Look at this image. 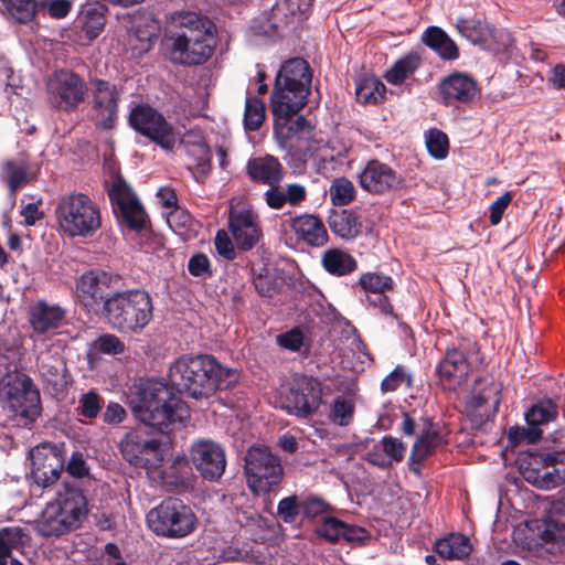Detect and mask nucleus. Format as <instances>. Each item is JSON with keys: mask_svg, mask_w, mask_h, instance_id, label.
I'll use <instances>...</instances> for the list:
<instances>
[{"mask_svg": "<svg viewBox=\"0 0 565 565\" xmlns=\"http://www.w3.org/2000/svg\"><path fill=\"white\" fill-rule=\"evenodd\" d=\"M128 399L136 418L161 434L181 429L190 418L186 404L159 380L140 381L130 388Z\"/></svg>", "mask_w": 565, "mask_h": 565, "instance_id": "obj_2", "label": "nucleus"}, {"mask_svg": "<svg viewBox=\"0 0 565 565\" xmlns=\"http://www.w3.org/2000/svg\"><path fill=\"white\" fill-rule=\"evenodd\" d=\"M84 31L89 40L96 39L105 26V15L97 9L88 10L85 15Z\"/></svg>", "mask_w": 565, "mask_h": 565, "instance_id": "obj_54", "label": "nucleus"}, {"mask_svg": "<svg viewBox=\"0 0 565 565\" xmlns=\"http://www.w3.org/2000/svg\"><path fill=\"white\" fill-rule=\"evenodd\" d=\"M228 227L237 247L242 250L252 249L262 235V231L256 222V216L249 211L231 213Z\"/></svg>", "mask_w": 565, "mask_h": 565, "instance_id": "obj_24", "label": "nucleus"}, {"mask_svg": "<svg viewBox=\"0 0 565 565\" xmlns=\"http://www.w3.org/2000/svg\"><path fill=\"white\" fill-rule=\"evenodd\" d=\"M147 523L157 535L181 539L195 531L198 518L182 500L168 498L148 512Z\"/></svg>", "mask_w": 565, "mask_h": 565, "instance_id": "obj_7", "label": "nucleus"}, {"mask_svg": "<svg viewBox=\"0 0 565 565\" xmlns=\"http://www.w3.org/2000/svg\"><path fill=\"white\" fill-rule=\"evenodd\" d=\"M343 527L344 522L337 518L328 516L323 519L320 526L316 530V533L327 541L335 543L342 539Z\"/></svg>", "mask_w": 565, "mask_h": 565, "instance_id": "obj_50", "label": "nucleus"}, {"mask_svg": "<svg viewBox=\"0 0 565 565\" xmlns=\"http://www.w3.org/2000/svg\"><path fill=\"white\" fill-rule=\"evenodd\" d=\"M277 342L285 349L298 351L302 345L303 334L299 329H292L291 331L279 334Z\"/></svg>", "mask_w": 565, "mask_h": 565, "instance_id": "obj_64", "label": "nucleus"}, {"mask_svg": "<svg viewBox=\"0 0 565 565\" xmlns=\"http://www.w3.org/2000/svg\"><path fill=\"white\" fill-rule=\"evenodd\" d=\"M161 447V441L151 438L143 429H135L127 433L120 441L122 457L131 465L139 468L151 466V458L156 457Z\"/></svg>", "mask_w": 565, "mask_h": 565, "instance_id": "obj_20", "label": "nucleus"}, {"mask_svg": "<svg viewBox=\"0 0 565 565\" xmlns=\"http://www.w3.org/2000/svg\"><path fill=\"white\" fill-rule=\"evenodd\" d=\"M29 540V534L22 527L8 526L0 529V565H6L12 551L23 548Z\"/></svg>", "mask_w": 565, "mask_h": 565, "instance_id": "obj_34", "label": "nucleus"}, {"mask_svg": "<svg viewBox=\"0 0 565 565\" xmlns=\"http://www.w3.org/2000/svg\"><path fill=\"white\" fill-rule=\"evenodd\" d=\"M361 186L371 192L382 194L402 186L403 180L387 164L371 160L360 173Z\"/></svg>", "mask_w": 565, "mask_h": 565, "instance_id": "obj_22", "label": "nucleus"}, {"mask_svg": "<svg viewBox=\"0 0 565 565\" xmlns=\"http://www.w3.org/2000/svg\"><path fill=\"white\" fill-rule=\"evenodd\" d=\"M434 551L445 559H463L470 555V540L462 534H450L436 541Z\"/></svg>", "mask_w": 565, "mask_h": 565, "instance_id": "obj_31", "label": "nucleus"}, {"mask_svg": "<svg viewBox=\"0 0 565 565\" xmlns=\"http://www.w3.org/2000/svg\"><path fill=\"white\" fill-rule=\"evenodd\" d=\"M558 416V406L552 398H544L533 404L525 413V420L527 425L534 428H541L556 420Z\"/></svg>", "mask_w": 565, "mask_h": 565, "instance_id": "obj_35", "label": "nucleus"}, {"mask_svg": "<svg viewBox=\"0 0 565 565\" xmlns=\"http://www.w3.org/2000/svg\"><path fill=\"white\" fill-rule=\"evenodd\" d=\"M439 92L444 102L448 105L455 102L467 104L477 96L478 88L471 76L454 73L440 82Z\"/></svg>", "mask_w": 565, "mask_h": 565, "instance_id": "obj_25", "label": "nucleus"}, {"mask_svg": "<svg viewBox=\"0 0 565 565\" xmlns=\"http://www.w3.org/2000/svg\"><path fill=\"white\" fill-rule=\"evenodd\" d=\"M169 380L180 393L202 399L235 385L238 373L223 366L214 356L204 354L179 358L170 367Z\"/></svg>", "mask_w": 565, "mask_h": 565, "instance_id": "obj_3", "label": "nucleus"}, {"mask_svg": "<svg viewBox=\"0 0 565 565\" xmlns=\"http://www.w3.org/2000/svg\"><path fill=\"white\" fill-rule=\"evenodd\" d=\"M380 446L391 463L393 461L401 462L404 459L406 446L401 439L385 436L380 441Z\"/></svg>", "mask_w": 565, "mask_h": 565, "instance_id": "obj_53", "label": "nucleus"}, {"mask_svg": "<svg viewBox=\"0 0 565 565\" xmlns=\"http://www.w3.org/2000/svg\"><path fill=\"white\" fill-rule=\"evenodd\" d=\"M115 213L129 228L140 231L145 226L146 212L126 182L118 178L108 190Z\"/></svg>", "mask_w": 565, "mask_h": 565, "instance_id": "obj_17", "label": "nucleus"}, {"mask_svg": "<svg viewBox=\"0 0 565 565\" xmlns=\"http://www.w3.org/2000/svg\"><path fill=\"white\" fill-rule=\"evenodd\" d=\"M246 172L254 182L269 186L278 185L285 175L281 163L271 154L249 159Z\"/></svg>", "mask_w": 565, "mask_h": 565, "instance_id": "obj_26", "label": "nucleus"}, {"mask_svg": "<svg viewBox=\"0 0 565 565\" xmlns=\"http://www.w3.org/2000/svg\"><path fill=\"white\" fill-rule=\"evenodd\" d=\"M353 413L354 406L350 401H347L343 397L334 399L331 409V418L334 423L341 426L348 425L352 419Z\"/></svg>", "mask_w": 565, "mask_h": 565, "instance_id": "obj_52", "label": "nucleus"}, {"mask_svg": "<svg viewBox=\"0 0 565 565\" xmlns=\"http://www.w3.org/2000/svg\"><path fill=\"white\" fill-rule=\"evenodd\" d=\"M42 376L54 385L65 383L66 363L58 352L45 351L38 359Z\"/></svg>", "mask_w": 565, "mask_h": 565, "instance_id": "obj_32", "label": "nucleus"}, {"mask_svg": "<svg viewBox=\"0 0 565 565\" xmlns=\"http://www.w3.org/2000/svg\"><path fill=\"white\" fill-rule=\"evenodd\" d=\"M52 510H58V514L75 527H79L87 516V500L83 491L74 486L64 484L63 490L57 492L54 501L46 504Z\"/></svg>", "mask_w": 565, "mask_h": 565, "instance_id": "obj_21", "label": "nucleus"}, {"mask_svg": "<svg viewBox=\"0 0 565 565\" xmlns=\"http://www.w3.org/2000/svg\"><path fill=\"white\" fill-rule=\"evenodd\" d=\"M404 383L409 385L411 377L402 366H397L382 381L381 388L384 393L394 392Z\"/></svg>", "mask_w": 565, "mask_h": 565, "instance_id": "obj_59", "label": "nucleus"}, {"mask_svg": "<svg viewBox=\"0 0 565 565\" xmlns=\"http://www.w3.org/2000/svg\"><path fill=\"white\" fill-rule=\"evenodd\" d=\"M524 478L541 489H553L565 482V450L530 454Z\"/></svg>", "mask_w": 565, "mask_h": 565, "instance_id": "obj_12", "label": "nucleus"}, {"mask_svg": "<svg viewBox=\"0 0 565 565\" xmlns=\"http://www.w3.org/2000/svg\"><path fill=\"white\" fill-rule=\"evenodd\" d=\"M118 281V277L104 270H90L81 276L76 284L79 302L90 312L103 315V303L109 298L111 285Z\"/></svg>", "mask_w": 565, "mask_h": 565, "instance_id": "obj_14", "label": "nucleus"}, {"mask_svg": "<svg viewBox=\"0 0 565 565\" xmlns=\"http://www.w3.org/2000/svg\"><path fill=\"white\" fill-rule=\"evenodd\" d=\"M95 349L105 354H120L125 351V343L115 334H103L95 341Z\"/></svg>", "mask_w": 565, "mask_h": 565, "instance_id": "obj_55", "label": "nucleus"}, {"mask_svg": "<svg viewBox=\"0 0 565 565\" xmlns=\"http://www.w3.org/2000/svg\"><path fill=\"white\" fill-rule=\"evenodd\" d=\"M329 226L335 235L344 239H353L362 232V223L351 210L332 211Z\"/></svg>", "mask_w": 565, "mask_h": 565, "instance_id": "obj_30", "label": "nucleus"}, {"mask_svg": "<svg viewBox=\"0 0 565 565\" xmlns=\"http://www.w3.org/2000/svg\"><path fill=\"white\" fill-rule=\"evenodd\" d=\"M546 542L558 543L565 540V520L557 518L554 513L550 514L545 522V530L542 535Z\"/></svg>", "mask_w": 565, "mask_h": 565, "instance_id": "obj_51", "label": "nucleus"}, {"mask_svg": "<svg viewBox=\"0 0 565 565\" xmlns=\"http://www.w3.org/2000/svg\"><path fill=\"white\" fill-rule=\"evenodd\" d=\"M418 65L419 56L411 53L398 60L393 67L387 71L385 78L391 84H401L418 67Z\"/></svg>", "mask_w": 565, "mask_h": 565, "instance_id": "obj_38", "label": "nucleus"}, {"mask_svg": "<svg viewBox=\"0 0 565 565\" xmlns=\"http://www.w3.org/2000/svg\"><path fill=\"white\" fill-rule=\"evenodd\" d=\"M436 373L443 388L454 391L466 382L469 373V362L461 351L451 349L446 352Z\"/></svg>", "mask_w": 565, "mask_h": 565, "instance_id": "obj_23", "label": "nucleus"}, {"mask_svg": "<svg viewBox=\"0 0 565 565\" xmlns=\"http://www.w3.org/2000/svg\"><path fill=\"white\" fill-rule=\"evenodd\" d=\"M290 226L296 235L312 246H322L328 241V233L322 221L311 214L294 217Z\"/></svg>", "mask_w": 565, "mask_h": 565, "instance_id": "obj_29", "label": "nucleus"}, {"mask_svg": "<svg viewBox=\"0 0 565 565\" xmlns=\"http://www.w3.org/2000/svg\"><path fill=\"white\" fill-rule=\"evenodd\" d=\"M360 285L364 290L377 294L381 298L386 290L392 289L393 281L388 276L369 273L361 276Z\"/></svg>", "mask_w": 565, "mask_h": 565, "instance_id": "obj_46", "label": "nucleus"}, {"mask_svg": "<svg viewBox=\"0 0 565 565\" xmlns=\"http://www.w3.org/2000/svg\"><path fill=\"white\" fill-rule=\"evenodd\" d=\"M256 291L262 297H273L277 292V281L268 270L265 274H259L254 279Z\"/></svg>", "mask_w": 565, "mask_h": 565, "instance_id": "obj_61", "label": "nucleus"}, {"mask_svg": "<svg viewBox=\"0 0 565 565\" xmlns=\"http://www.w3.org/2000/svg\"><path fill=\"white\" fill-rule=\"evenodd\" d=\"M426 145L429 153L437 159H443L448 153V137L441 130H429L426 136Z\"/></svg>", "mask_w": 565, "mask_h": 565, "instance_id": "obj_48", "label": "nucleus"}, {"mask_svg": "<svg viewBox=\"0 0 565 565\" xmlns=\"http://www.w3.org/2000/svg\"><path fill=\"white\" fill-rule=\"evenodd\" d=\"M10 191L14 194L28 182V167L24 163L8 162L4 167Z\"/></svg>", "mask_w": 565, "mask_h": 565, "instance_id": "obj_49", "label": "nucleus"}, {"mask_svg": "<svg viewBox=\"0 0 565 565\" xmlns=\"http://www.w3.org/2000/svg\"><path fill=\"white\" fill-rule=\"evenodd\" d=\"M330 505L319 497L301 500V513L306 519H315L329 510Z\"/></svg>", "mask_w": 565, "mask_h": 565, "instance_id": "obj_56", "label": "nucleus"}, {"mask_svg": "<svg viewBox=\"0 0 565 565\" xmlns=\"http://www.w3.org/2000/svg\"><path fill=\"white\" fill-rule=\"evenodd\" d=\"M191 459L196 470L206 480L216 481L225 471V450L213 440L195 441L191 447Z\"/></svg>", "mask_w": 565, "mask_h": 565, "instance_id": "obj_18", "label": "nucleus"}, {"mask_svg": "<svg viewBox=\"0 0 565 565\" xmlns=\"http://www.w3.org/2000/svg\"><path fill=\"white\" fill-rule=\"evenodd\" d=\"M65 318V311L57 305L39 301L30 309V323L38 333L57 329Z\"/></svg>", "mask_w": 565, "mask_h": 565, "instance_id": "obj_28", "label": "nucleus"}, {"mask_svg": "<svg viewBox=\"0 0 565 565\" xmlns=\"http://www.w3.org/2000/svg\"><path fill=\"white\" fill-rule=\"evenodd\" d=\"M245 472L255 493H268L282 479L280 459L265 447H250L245 456Z\"/></svg>", "mask_w": 565, "mask_h": 565, "instance_id": "obj_9", "label": "nucleus"}, {"mask_svg": "<svg viewBox=\"0 0 565 565\" xmlns=\"http://www.w3.org/2000/svg\"><path fill=\"white\" fill-rule=\"evenodd\" d=\"M216 252L227 260H233L236 256L232 239L224 230L216 233L214 239Z\"/></svg>", "mask_w": 565, "mask_h": 565, "instance_id": "obj_62", "label": "nucleus"}, {"mask_svg": "<svg viewBox=\"0 0 565 565\" xmlns=\"http://www.w3.org/2000/svg\"><path fill=\"white\" fill-rule=\"evenodd\" d=\"M323 267L333 275L343 276L356 268V260L349 254L332 249L324 253Z\"/></svg>", "mask_w": 565, "mask_h": 565, "instance_id": "obj_37", "label": "nucleus"}, {"mask_svg": "<svg viewBox=\"0 0 565 565\" xmlns=\"http://www.w3.org/2000/svg\"><path fill=\"white\" fill-rule=\"evenodd\" d=\"M543 430L534 428L531 425L526 427H511L508 433V439L512 446H518L522 443L534 444L542 437Z\"/></svg>", "mask_w": 565, "mask_h": 565, "instance_id": "obj_47", "label": "nucleus"}, {"mask_svg": "<svg viewBox=\"0 0 565 565\" xmlns=\"http://www.w3.org/2000/svg\"><path fill=\"white\" fill-rule=\"evenodd\" d=\"M90 84L95 125L105 130L113 129L118 116L120 92L115 84L105 79H94Z\"/></svg>", "mask_w": 565, "mask_h": 565, "instance_id": "obj_15", "label": "nucleus"}, {"mask_svg": "<svg viewBox=\"0 0 565 565\" xmlns=\"http://www.w3.org/2000/svg\"><path fill=\"white\" fill-rule=\"evenodd\" d=\"M30 457L31 475L38 486L46 488L58 480L64 469V457L57 446L41 444L30 451Z\"/></svg>", "mask_w": 565, "mask_h": 565, "instance_id": "obj_16", "label": "nucleus"}, {"mask_svg": "<svg viewBox=\"0 0 565 565\" xmlns=\"http://www.w3.org/2000/svg\"><path fill=\"white\" fill-rule=\"evenodd\" d=\"M52 97L60 107L74 109L85 99L86 84L83 78L71 71H58L47 85Z\"/></svg>", "mask_w": 565, "mask_h": 565, "instance_id": "obj_19", "label": "nucleus"}, {"mask_svg": "<svg viewBox=\"0 0 565 565\" xmlns=\"http://www.w3.org/2000/svg\"><path fill=\"white\" fill-rule=\"evenodd\" d=\"M9 13L20 23L29 22L35 14L34 0H2Z\"/></svg>", "mask_w": 565, "mask_h": 565, "instance_id": "obj_44", "label": "nucleus"}, {"mask_svg": "<svg viewBox=\"0 0 565 565\" xmlns=\"http://www.w3.org/2000/svg\"><path fill=\"white\" fill-rule=\"evenodd\" d=\"M301 513V500L298 495L292 494L281 499L277 505V516L287 524L296 522Z\"/></svg>", "mask_w": 565, "mask_h": 565, "instance_id": "obj_45", "label": "nucleus"}, {"mask_svg": "<svg viewBox=\"0 0 565 565\" xmlns=\"http://www.w3.org/2000/svg\"><path fill=\"white\" fill-rule=\"evenodd\" d=\"M103 308L107 322L120 332H140L153 316L152 299L140 289L114 292L106 298Z\"/></svg>", "mask_w": 565, "mask_h": 565, "instance_id": "obj_5", "label": "nucleus"}, {"mask_svg": "<svg viewBox=\"0 0 565 565\" xmlns=\"http://www.w3.org/2000/svg\"><path fill=\"white\" fill-rule=\"evenodd\" d=\"M188 270L194 277L212 275L210 259L203 253H196L189 259Z\"/></svg>", "mask_w": 565, "mask_h": 565, "instance_id": "obj_58", "label": "nucleus"}, {"mask_svg": "<svg viewBox=\"0 0 565 565\" xmlns=\"http://www.w3.org/2000/svg\"><path fill=\"white\" fill-rule=\"evenodd\" d=\"M129 124L166 150H171L175 145L177 136L172 125L148 105L135 107L129 115Z\"/></svg>", "mask_w": 565, "mask_h": 565, "instance_id": "obj_13", "label": "nucleus"}, {"mask_svg": "<svg viewBox=\"0 0 565 565\" xmlns=\"http://www.w3.org/2000/svg\"><path fill=\"white\" fill-rule=\"evenodd\" d=\"M458 31L475 44L487 43L493 36L492 26L479 19H459L456 23Z\"/></svg>", "mask_w": 565, "mask_h": 565, "instance_id": "obj_36", "label": "nucleus"}, {"mask_svg": "<svg viewBox=\"0 0 565 565\" xmlns=\"http://www.w3.org/2000/svg\"><path fill=\"white\" fill-rule=\"evenodd\" d=\"M196 153L202 158V163H195L193 167V174L198 181L203 182L211 170V153L205 145L195 147Z\"/></svg>", "mask_w": 565, "mask_h": 565, "instance_id": "obj_60", "label": "nucleus"}, {"mask_svg": "<svg viewBox=\"0 0 565 565\" xmlns=\"http://www.w3.org/2000/svg\"><path fill=\"white\" fill-rule=\"evenodd\" d=\"M385 85L376 77H365L358 83L356 98L362 103H377L384 97Z\"/></svg>", "mask_w": 565, "mask_h": 565, "instance_id": "obj_39", "label": "nucleus"}, {"mask_svg": "<svg viewBox=\"0 0 565 565\" xmlns=\"http://www.w3.org/2000/svg\"><path fill=\"white\" fill-rule=\"evenodd\" d=\"M512 198L511 192H504L490 205V222L492 225L500 223L505 209L512 201Z\"/></svg>", "mask_w": 565, "mask_h": 565, "instance_id": "obj_63", "label": "nucleus"}, {"mask_svg": "<svg viewBox=\"0 0 565 565\" xmlns=\"http://www.w3.org/2000/svg\"><path fill=\"white\" fill-rule=\"evenodd\" d=\"M3 394L11 412L30 425L41 414L40 392L30 376L23 373L10 375L3 384Z\"/></svg>", "mask_w": 565, "mask_h": 565, "instance_id": "obj_10", "label": "nucleus"}, {"mask_svg": "<svg viewBox=\"0 0 565 565\" xmlns=\"http://www.w3.org/2000/svg\"><path fill=\"white\" fill-rule=\"evenodd\" d=\"M480 383L481 380H476V385L473 387L470 399L471 406L475 408H479L484 404L491 402L495 411L500 403V385L491 381L483 388H479Z\"/></svg>", "mask_w": 565, "mask_h": 565, "instance_id": "obj_40", "label": "nucleus"}, {"mask_svg": "<svg viewBox=\"0 0 565 565\" xmlns=\"http://www.w3.org/2000/svg\"><path fill=\"white\" fill-rule=\"evenodd\" d=\"M55 214L62 231L71 237L92 236L102 225L98 206L88 195L79 192L62 196Z\"/></svg>", "mask_w": 565, "mask_h": 565, "instance_id": "obj_6", "label": "nucleus"}, {"mask_svg": "<svg viewBox=\"0 0 565 565\" xmlns=\"http://www.w3.org/2000/svg\"><path fill=\"white\" fill-rule=\"evenodd\" d=\"M104 401L96 391H89L79 397L76 412L79 416L94 419L102 411Z\"/></svg>", "mask_w": 565, "mask_h": 565, "instance_id": "obj_43", "label": "nucleus"}, {"mask_svg": "<svg viewBox=\"0 0 565 565\" xmlns=\"http://www.w3.org/2000/svg\"><path fill=\"white\" fill-rule=\"evenodd\" d=\"M191 468L185 457H177L172 465L168 468L166 475L169 478H174L178 484H184L190 478Z\"/></svg>", "mask_w": 565, "mask_h": 565, "instance_id": "obj_57", "label": "nucleus"}, {"mask_svg": "<svg viewBox=\"0 0 565 565\" xmlns=\"http://www.w3.org/2000/svg\"><path fill=\"white\" fill-rule=\"evenodd\" d=\"M57 511L58 510H52L45 507L36 523V530L41 535L61 536L77 529L71 522L62 518Z\"/></svg>", "mask_w": 565, "mask_h": 565, "instance_id": "obj_33", "label": "nucleus"}, {"mask_svg": "<svg viewBox=\"0 0 565 565\" xmlns=\"http://www.w3.org/2000/svg\"><path fill=\"white\" fill-rule=\"evenodd\" d=\"M281 408L299 418L317 413L322 403L321 383L312 376H296L281 392Z\"/></svg>", "mask_w": 565, "mask_h": 565, "instance_id": "obj_11", "label": "nucleus"}, {"mask_svg": "<svg viewBox=\"0 0 565 565\" xmlns=\"http://www.w3.org/2000/svg\"><path fill=\"white\" fill-rule=\"evenodd\" d=\"M443 443V437L436 427L428 423L419 433L409 456V469L419 473V465Z\"/></svg>", "mask_w": 565, "mask_h": 565, "instance_id": "obj_27", "label": "nucleus"}, {"mask_svg": "<svg viewBox=\"0 0 565 565\" xmlns=\"http://www.w3.org/2000/svg\"><path fill=\"white\" fill-rule=\"evenodd\" d=\"M216 26L207 17L195 12H177L168 22L161 47L175 65H201L215 49Z\"/></svg>", "mask_w": 565, "mask_h": 565, "instance_id": "obj_1", "label": "nucleus"}, {"mask_svg": "<svg viewBox=\"0 0 565 565\" xmlns=\"http://www.w3.org/2000/svg\"><path fill=\"white\" fill-rule=\"evenodd\" d=\"M311 78L310 66L301 57L290 58L281 65L271 94L275 117H294L306 106Z\"/></svg>", "mask_w": 565, "mask_h": 565, "instance_id": "obj_4", "label": "nucleus"}, {"mask_svg": "<svg viewBox=\"0 0 565 565\" xmlns=\"http://www.w3.org/2000/svg\"><path fill=\"white\" fill-rule=\"evenodd\" d=\"M275 136L280 147L288 150L289 156L298 164L306 163L319 149L313 138V128L302 117H275Z\"/></svg>", "mask_w": 565, "mask_h": 565, "instance_id": "obj_8", "label": "nucleus"}, {"mask_svg": "<svg viewBox=\"0 0 565 565\" xmlns=\"http://www.w3.org/2000/svg\"><path fill=\"white\" fill-rule=\"evenodd\" d=\"M355 189L347 178L334 179L330 186V198L334 205H347L354 200Z\"/></svg>", "mask_w": 565, "mask_h": 565, "instance_id": "obj_42", "label": "nucleus"}, {"mask_svg": "<svg viewBox=\"0 0 565 565\" xmlns=\"http://www.w3.org/2000/svg\"><path fill=\"white\" fill-rule=\"evenodd\" d=\"M265 120V105L257 97H248L245 104L244 126L247 130H257Z\"/></svg>", "mask_w": 565, "mask_h": 565, "instance_id": "obj_41", "label": "nucleus"}]
</instances>
